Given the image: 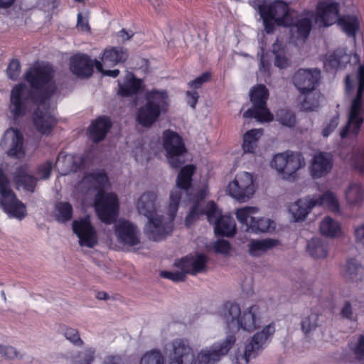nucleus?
<instances>
[{
  "instance_id": "55",
  "label": "nucleus",
  "mask_w": 364,
  "mask_h": 364,
  "mask_svg": "<svg viewBox=\"0 0 364 364\" xmlns=\"http://www.w3.org/2000/svg\"><path fill=\"white\" fill-rule=\"evenodd\" d=\"M214 250L216 252L227 255L230 250V243L225 240H218L214 244Z\"/></svg>"
},
{
  "instance_id": "60",
  "label": "nucleus",
  "mask_w": 364,
  "mask_h": 364,
  "mask_svg": "<svg viewBox=\"0 0 364 364\" xmlns=\"http://www.w3.org/2000/svg\"><path fill=\"white\" fill-rule=\"evenodd\" d=\"M77 28L81 31H89L90 26L88 23V20L86 16H83L81 13L77 14Z\"/></svg>"
},
{
  "instance_id": "64",
  "label": "nucleus",
  "mask_w": 364,
  "mask_h": 364,
  "mask_svg": "<svg viewBox=\"0 0 364 364\" xmlns=\"http://www.w3.org/2000/svg\"><path fill=\"white\" fill-rule=\"evenodd\" d=\"M346 92H349L354 86V82L351 80L350 75H347L346 77Z\"/></svg>"
},
{
  "instance_id": "54",
  "label": "nucleus",
  "mask_w": 364,
  "mask_h": 364,
  "mask_svg": "<svg viewBox=\"0 0 364 364\" xmlns=\"http://www.w3.org/2000/svg\"><path fill=\"white\" fill-rule=\"evenodd\" d=\"M353 165L355 169L364 174V149L359 150L355 155Z\"/></svg>"
},
{
  "instance_id": "52",
  "label": "nucleus",
  "mask_w": 364,
  "mask_h": 364,
  "mask_svg": "<svg viewBox=\"0 0 364 364\" xmlns=\"http://www.w3.org/2000/svg\"><path fill=\"white\" fill-rule=\"evenodd\" d=\"M339 117L338 114L332 117V119L326 122L322 129V135L323 137L328 136L338 127Z\"/></svg>"
},
{
  "instance_id": "34",
  "label": "nucleus",
  "mask_w": 364,
  "mask_h": 364,
  "mask_svg": "<svg viewBox=\"0 0 364 364\" xmlns=\"http://www.w3.org/2000/svg\"><path fill=\"white\" fill-rule=\"evenodd\" d=\"M311 197L315 207L323 206L331 212H339L340 204L336 196L333 192L327 191L322 195H313Z\"/></svg>"
},
{
  "instance_id": "47",
  "label": "nucleus",
  "mask_w": 364,
  "mask_h": 364,
  "mask_svg": "<svg viewBox=\"0 0 364 364\" xmlns=\"http://www.w3.org/2000/svg\"><path fill=\"white\" fill-rule=\"evenodd\" d=\"M360 306H353L349 302L346 301L341 311V315L343 318L350 321H356L360 314L359 309Z\"/></svg>"
},
{
  "instance_id": "43",
  "label": "nucleus",
  "mask_w": 364,
  "mask_h": 364,
  "mask_svg": "<svg viewBox=\"0 0 364 364\" xmlns=\"http://www.w3.org/2000/svg\"><path fill=\"white\" fill-rule=\"evenodd\" d=\"M54 215L56 220L60 223L70 220L73 215V207L68 202H60L56 204Z\"/></svg>"
},
{
  "instance_id": "46",
  "label": "nucleus",
  "mask_w": 364,
  "mask_h": 364,
  "mask_svg": "<svg viewBox=\"0 0 364 364\" xmlns=\"http://www.w3.org/2000/svg\"><path fill=\"white\" fill-rule=\"evenodd\" d=\"M140 364H164V357L160 351L152 350L143 355Z\"/></svg>"
},
{
  "instance_id": "1",
  "label": "nucleus",
  "mask_w": 364,
  "mask_h": 364,
  "mask_svg": "<svg viewBox=\"0 0 364 364\" xmlns=\"http://www.w3.org/2000/svg\"><path fill=\"white\" fill-rule=\"evenodd\" d=\"M53 67L44 63L32 65L25 73L24 79L31 85V90L24 83L16 85L10 94L9 110L14 118L23 116L33 104L37 108L33 116L36 129L44 135L51 134L56 124L54 108L49 98L57 90L53 79Z\"/></svg>"
},
{
  "instance_id": "49",
  "label": "nucleus",
  "mask_w": 364,
  "mask_h": 364,
  "mask_svg": "<svg viewBox=\"0 0 364 364\" xmlns=\"http://www.w3.org/2000/svg\"><path fill=\"white\" fill-rule=\"evenodd\" d=\"M280 123L284 126L291 127L295 124V116L291 112L282 109L277 114Z\"/></svg>"
},
{
  "instance_id": "25",
  "label": "nucleus",
  "mask_w": 364,
  "mask_h": 364,
  "mask_svg": "<svg viewBox=\"0 0 364 364\" xmlns=\"http://www.w3.org/2000/svg\"><path fill=\"white\" fill-rule=\"evenodd\" d=\"M237 329L252 332L259 328L262 323L259 305L254 304L241 311Z\"/></svg>"
},
{
  "instance_id": "36",
  "label": "nucleus",
  "mask_w": 364,
  "mask_h": 364,
  "mask_svg": "<svg viewBox=\"0 0 364 364\" xmlns=\"http://www.w3.org/2000/svg\"><path fill=\"white\" fill-rule=\"evenodd\" d=\"M319 229L323 235L331 238L339 237L343 234L341 224L329 216L321 220Z\"/></svg>"
},
{
  "instance_id": "53",
  "label": "nucleus",
  "mask_w": 364,
  "mask_h": 364,
  "mask_svg": "<svg viewBox=\"0 0 364 364\" xmlns=\"http://www.w3.org/2000/svg\"><path fill=\"white\" fill-rule=\"evenodd\" d=\"M0 355L8 359H14L18 356L16 349L11 346L0 344Z\"/></svg>"
},
{
  "instance_id": "8",
  "label": "nucleus",
  "mask_w": 364,
  "mask_h": 364,
  "mask_svg": "<svg viewBox=\"0 0 364 364\" xmlns=\"http://www.w3.org/2000/svg\"><path fill=\"white\" fill-rule=\"evenodd\" d=\"M146 102L137 113L136 120L143 127H150L169 105L168 93L164 90H152L146 95Z\"/></svg>"
},
{
  "instance_id": "29",
  "label": "nucleus",
  "mask_w": 364,
  "mask_h": 364,
  "mask_svg": "<svg viewBox=\"0 0 364 364\" xmlns=\"http://www.w3.org/2000/svg\"><path fill=\"white\" fill-rule=\"evenodd\" d=\"M278 245V241L272 238L252 239L247 244V253L252 257H260Z\"/></svg>"
},
{
  "instance_id": "31",
  "label": "nucleus",
  "mask_w": 364,
  "mask_h": 364,
  "mask_svg": "<svg viewBox=\"0 0 364 364\" xmlns=\"http://www.w3.org/2000/svg\"><path fill=\"white\" fill-rule=\"evenodd\" d=\"M350 60V55L346 53L345 49H338L326 54L323 59L325 68L338 69L344 67Z\"/></svg>"
},
{
  "instance_id": "10",
  "label": "nucleus",
  "mask_w": 364,
  "mask_h": 364,
  "mask_svg": "<svg viewBox=\"0 0 364 364\" xmlns=\"http://www.w3.org/2000/svg\"><path fill=\"white\" fill-rule=\"evenodd\" d=\"M274 332L273 323L264 326L247 341L242 353L238 351L236 353L233 364H248L250 359L256 358L267 346Z\"/></svg>"
},
{
  "instance_id": "4",
  "label": "nucleus",
  "mask_w": 364,
  "mask_h": 364,
  "mask_svg": "<svg viewBox=\"0 0 364 364\" xmlns=\"http://www.w3.org/2000/svg\"><path fill=\"white\" fill-rule=\"evenodd\" d=\"M107 183L105 171L99 170L85 175L77 185V189L86 195H95L94 205L98 218L103 223L110 224L118 215L119 204L115 193L102 191Z\"/></svg>"
},
{
  "instance_id": "13",
  "label": "nucleus",
  "mask_w": 364,
  "mask_h": 364,
  "mask_svg": "<svg viewBox=\"0 0 364 364\" xmlns=\"http://www.w3.org/2000/svg\"><path fill=\"white\" fill-rule=\"evenodd\" d=\"M257 190L253 175L247 171L237 173L227 187V193L235 200L245 203L251 199Z\"/></svg>"
},
{
  "instance_id": "44",
  "label": "nucleus",
  "mask_w": 364,
  "mask_h": 364,
  "mask_svg": "<svg viewBox=\"0 0 364 364\" xmlns=\"http://www.w3.org/2000/svg\"><path fill=\"white\" fill-rule=\"evenodd\" d=\"M76 359L79 364H91L96 358V349L93 347L87 346L83 350L78 351Z\"/></svg>"
},
{
  "instance_id": "26",
  "label": "nucleus",
  "mask_w": 364,
  "mask_h": 364,
  "mask_svg": "<svg viewBox=\"0 0 364 364\" xmlns=\"http://www.w3.org/2000/svg\"><path fill=\"white\" fill-rule=\"evenodd\" d=\"M94 63L85 54H75L70 58V71L80 77H90L93 72Z\"/></svg>"
},
{
  "instance_id": "32",
  "label": "nucleus",
  "mask_w": 364,
  "mask_h": 364,
  "mask_svg": "<svg viewBox=\"0 0 364 364\" xmlns=\"http://www.w3.org/2000/svg\"><path fill=\"white\" fill-rule=\"evenodd\" d=\"M111 127V122L107 117H100L93 122L89 128V137L95 142L102 140Z\"/></svg>"
},
{
  "instance_id": "19",
  "label": "nucleus",
  "mask_w": 364,
  "mask_h": 364,
  "mask_svg": "<svg viewBox=\"0 0 364 364\" xmlns=\"http://www.w3.org/2000/svg\"><path fill=\"white\" fill-rule=\"evenodd\" d=\"M114 235L117 241L126 247H134L141 243L139 229L125 219H119L115 223Z\"/></svg>"
},
{
  "instance_id": "21",
  "label": "nucleus",
  "mask_w": 364,
  "mask_h": 364,
  "mask_svg": "<svg viewBox=\"0 0 364 364\" xmlns=\"http://www.w3.org/2000/svg\"><path fill=\"white\" fill-rule=\"evenodd\" d=\"M73 229L79 238V245L80 246L92 248L97 244V231L91 224L89 216L74 220Z\"/></svg>"
},
{
  "instance_id": "58",
  "label": "nucleus",
  "mask_w": 364,
  "mask_h": 364,
  "mask_svg": "<svg viewBox=\"0 0 364 364\" xmlns=\"http://www.w3.org/2000/svg\"><path fill=\"white\" fill-rule=\"evenodd\" d=\"M250 4L258 10L261 17L267 14L265 10L269 5L267 4V0H250Z\"/></svg>"
},
{
  "instance_id": "35",
  "label": "nucleus",
  "mask_w": 364,
  "mask_h": 364,
  "mask_svg": "<svg viewBox=\"0 0 364 364\" xmlns=\"http://www.w3.org/2000/svg\"><path fill=\"white\" fill-rule=\"evenodd\" d=\"M347 203L353 207H360L364 201V188L358 183H351L345 192Z\"/></svg>"
},
{
  "instance_id": "23",
  "label": "nucleus",
  "mask_w": 364,
  "mask_h": 364,
  "mask_svg": "<svg viewBox=\"0 0 364 364\" xmlns=\"http://www.w3.org/2000/svg\"><path fill=\"white\" fill-rule=\"evenodd\" d=\"M332 167L331 154L320 151L313 156L309 164V173L313 178H320L326 176Z\"/></svg>"
},
{
  "instance_id": "50",
  "label": "nucleus",
  "mask_w": 364,
  "mask_h": 364,
  "mask_svg": "<svg viewBox=\"0 0 364 364\" xmlns=\"http://www.w3.org/2000/svg\"><path fill=\"white\" fill-rule=\"evenodd\" d=\"M64 336L67 340L76 346H81L83 345V341L80 338L79 332L75 328H65Z\"/></svg>"
},
{
  "instance_id": "48",
  "label": "nucleus",
  "mask_w": 364,
  "mask_h": 364,
  "mask_svg": "<svg viewBox=\"0 0 364 364\" xmlns=\"http://www.w3.org/2000/svg\"><path fill=\"white\" fill-rule=\"evenodd\" d=\"M354 357L359 360H364V334L360 335L357 341L350 347Z\"/></svg>"
},
{
  "instance_id": "11",
  "label": "nucleus",
  "mask_w": 364,
  "mask_h": 364,
  "mask_svg": "<svg viewBox=\"0 0 364 364\" xmlns=\"http://www.w3.org/2000/svg\"><path fill=\"white\" fill-rule=\"evenodd\" d=\"M272 166L282 178L293 181L298 176L297 172L305 167L306 161L301 152L287 150L276 154L272 161Z\"/></svg>"
},
{
  "instance_id": "51",
  "label": "nucleus",
  "mask_w": 364,
  "mask_h": 364,
  "mask_svg": "<svg viewBox=\"0 0 364 364\" xmlns=\"http://www.w3.org/2000/svg\"><path fill=\"white\" fill-rule=\"evenodd\" d=\"M21 73L20 62L16 60H12L7 68V75L9 78L16 80L18 77Z\"/></svg>"
},
{
  "instance_id": "7",
  "label": "nucleus",
  "mask_w": 364,
  "mask_h": 364,
  "mask_svg": "<svg viewBox=\"0 0 364 364\" xmlns=\"http://www.w3.org/2000/svg\"><path fill=\"white\" fill-rule=\"evenodd\" d=\"M356 81L358 89L356 96L353 98L349 109L348 122L346 126L341 129L340 136L342 139L346 137H355L358 134L360 127L364 120V65H359L357 73Z\"/></svg>"
},
{
  "instance_id": "41",
  "label": "nucleus",
  "mask_w": 364,
  "mask_h": 364,
  "mask_svg": "<svg viewBox=\"0 0 364 364\" xmlns=\"http://www.w3.org/2000/svg\"><path fill=\"white\" fill-rule=\"evenodd\" d=\"M304 95V98L301 103V107L303 110L314 111L319 107L323 98L319 92L313 91Z\"/></svg>"
},
{
  "instance_id": "22",
  "label": "nucleus",
  "mask_w": 364,
  "mask_h": 364,
  "mask_svg": "<svg viewBox=\"0 0 364 364\" xmlns=\"http://www.w3.org/2000/svg\"><path fill=\"white\" fill-rule=\"evenodd\" d=\"M1 146L6 149L9 156L20 159L24 156L23 138L22 134L16 129H8L1 141Z\"/></svg>"
},
{
  "instance_id": "5",
  "label": "nucleus",
  "mask_w": 364,
  "mask_h": 364,
  "mask_svg": "<svg viewBox=\"0 0 364 364\" xmlns=\"http://www.w3.org/2000/svg\"><path fill=\"white\" fill-rule=\"evenodd\" d=\"M267 13L262 16L265 31L270 33L274 30V24L291 27L292 36L296 33V38L305 39L311 31L309 16L298 15L294 11H291L289 6L283 1H275L268 5L265 10Z\"/></svg>"
},
{
  "instance_id": "63",
  "label": "nucleus",
  "mask_w": 364,
  "mask_h": 364,
  "mask_svg": "<svg viewBox=\"0 0 364 364\" xmlns=\"http://www.w3.org/2000/svg\"><path fill=\"white\" fill-rule=\"evenodd\" d=\"M102 364H123L119 356H109L105 358Z\"/></svg>"
},
{
  "instance_id": "24",
  "label": "nucleus",
  "mask_w": 364,
  "mask_h": 364,
  "mask_svg": "<svg viewBox=\"0 0 364 364\" xmlns=\"http://www.w3.org/2000/svg\"><path fill=\"white\" fill-rule=\"evenodd\" d=\"M87 159L81 155L65 154L60 153L56 161V168L59 173L66 176L84 168Z\"/></svg>"
},
{
  "instance_id": "3",
  "label": "nucleus",
  "mask_w": 364,
  "mask_h": 364,
  "mask_svg": "<svg viewBox=\"0 0 364 364\" xmlns=\"http://www.w3.org/2000/svg\"><path fill=\"white\" fill-rule=\"evenodd\" d=\"M235 342V336L229 334L223 341L202 348L195 355L187 339L176 338L170 343L168 364H216L229 353Z\"/></svg>"
},
{
  "instance_id": "59",
  "label": "nucleus",
  "mask_w": 364,
  "mask_h": 364,
  "mask_svg": "<svg viewBox=\"0 0 364 364\" xmlns=\"http://www.w3.org/2000/svg\"><path fill=\"white\" fill-rule=\"evenodd\" d=\"M134 154L135 159L141 163L144 161H147L149 159V154L144 150L143 146L136 147L134 151Z\"/></svg>"
},
{
  "instance_id": "39",
  "label": "nucleus",
  "mask_w": 364,
  "mask_h": 364,
  "mask_svg": "<svg viewBox=\"0 0 364 364\" xmlns=\"http://www.w3.org/2000/svg\"><path fill=\"white\" fill-rule=\"evenodd\" d=\"M263 134L262 129H253L247 132L243 136L242 149L245 153H255L257 143Z\"/></svg>"
},
{
  "instance_id": "61",
  "label": "nucleus",
  "mask_w": 364,
  "mask_h": 364,
  "mask_svg": "<svg viewBox=\"0 0 364 364\" xmlns=\"http://www.w3.org/2000/svg\"><path fill=\"white\" fill-rule=\"evenodd\" d=\"M354 235L356 242L364 247V224L355 228Z\"/></svg>"
},
{
  "instance_id": "16",
  "label": "nucleus",
  "mask_w": 364,
  "mask_h": 364,
  "mask_svg": "<svg viewBox=\"0 0 364 364\" xmlns=\"http://www.w3.org/2000/svg\"><path fill=\"white\" fill-rule=\"evenodd\" d=\"M163 146L170 165L178 168L185 162L186 147L182 138L176 132L166 130L163 133Z\"/></svg>"
},
{
  "instance_id": "18",
  "label": "nucleus",
  "mask_w": 364,
  "mask_h": 364,
  "mask_svg": "<svg viewBox=\"0 0 364 364\" xmlns=\"http://www.w3.org/2000/svg\"><path fill=\"white\" fill-rule=\"evenodd\" d=\"M338 12V4L333 0H328L318 3L315 15L313 12L309 11L302 16H309L311 24L312 19L314 18L315 23L319 27H327L337 22Z\"/></svg>"
},
{
  "instance_id": "28",
  "label": "nucleus",
  "mask_w": 364,
  "mask_h": 364,
  "mask_svg": "<svg viewBox=\"0 0 364 364\" xmlns=\"http://www.w3.org/2000/svg\"><path fill=\"white\" fill-rule=\"evenodd\" d=\"M240 314V305L230 301L225 303L218 311V316L230 329L237 328Z\"/></svg>"
},
{
  "instance_id": "27",
  "label": "nucleus",
  "mask_w": 364,
  "mask_h": 364,
  "mask_svg": "<svg viewBox=\"0 0 364 364\" xmlns=\"http://www.w3.org/2000/svg\"><path fill=\"white\" fill-rule=\"evenodd\" d=\"M314 208L315 203L312 197L308 196L291 203L289 207V212L294 222H301L307 218Z\"/></svg>"
},
{
  "instance_id": "15",
  "label": "nucleus",
  "mask_w": 364,
  "mask_h": 364,
  "mask_svg": "<svg viewBox=\"0 0 364 364\" xmlns=\"http://www.w3.org/2000/svg\"><path fill=\"white\" fill-rule=\"evenodd\" d=\"M269 97L268 90L264 85L255 87L250 92V100L253 107L245 111L244 118H255L259 122H269L273 119V115L267 107V100Z\"/></svg>"
},
{
  "instance_id": "45",
  "label": "nucleus",
  "mask_w": 364,
  "mask_h": 364,
  "mask_svg": "<svg viewBox=\"0 0 364 364\" xmlns=\"http://www.w3.org/2000/svg\"><path fill=\"white\" fill-rule=\"evenodd\" d=\"M301 329L305 333H310L315 330L318 326V314L311 313L309 315L304 316L301 320Z\"/></svg>"
},
{
  "instance_id": "20",
  "label": "nucleus",
  "mask_w": 364,
  "mask_h": 364,
  "mask_svg": "<svg viewBox=\"0 0 364 364\" xmlns=\"http://www.w3.org/2000/svg\"><path fill=\"white\" fill-rule=\"evenodd\" d=\"M321 78V72L317 68H301L292 76V82L301 94H309L314 91Z\"/></svg>"
},
{
  "instance_id": "62",
  "label": "nucleus",
  "mask_w": 364,
  "mask_h": 364,
  "mask_svg": "<svg viewBox=\"0 0 364 364\" xmlns=\"http://www.w3.org/2000/svg\"><path fill=\"white\" fill-rule=\"evenodd\" d=\"M186 96H187V102L188 104L192 107L195 108L198 100L199 98V95L197 91H187L186 92Z\"/></svg>"
},
{
  "instance_id": "30",
  "label": "nucleus",
  "mask_w": 364,
  "mask_h": 364,
  "mask_svg": "<svg viewBox=\"0 0 364 364\" xmlns=\"http://www.w3.org/2000/svg\"><path fill=\"white\" fill-rule=\"evenodd\" d=\"M343 277L350 283H357L364 279V267L355 259H350L343 266Z\"/></svg>"
},
{
  "instance_id": "9",
  "label": "nucleus",
  "mask_w": 364,
  "mask_h": 364,
  "mask_svg": "<svg viewBox=\"0 0 364 364\" xmlns=\"http://www.w3.org/2000/svg\"><path fill=\"white\" fill-rule=\"evenodd\" d=\"M208 259L205 255L196 254L188 255L174 264L173 271H162L160 275L163 278L178 282L185 279L186 274L196 275L206 270Z\"/></svg>"
},
{
  "instance_id": "6",
  "label": "nucleus",
  "mask_w": 364,
  "mask_h": 364,
  "mask_svg": "<svg viewBox=\"0 0 364 364\" xmlns=\"http://www.w3.org/2000/svg\"><path fill=\"white\" fill-rule=\"evenodd\" d=\"M205 195L206 188H203L196 197L192 196L193 198L192 201H196V203L186 216V225L190 227L200 215H205L208 221L214 224V230L217 235L229 237L234 236L236 232V224L232 217L227 215H223L221 211L213 201L208 202L204 208H200L201 204L199 200L203 199Z\"/></svg>"
},
{
  "instance_id": "40",
  "label": "nucleus",
  "mask_w": 364,
  "mask_h": 364,
  "mask_svg": "<svg viewBox=\"0 0 364 364\" xmlns=\"http://www.w3.org/2000/svg\"><path fill=\"white\" fill-rule=\"evenodd\" d=\"M338 25L348 37H355L359 28V21L353 15H346L338 18Z\"/></svg>"
},
{
  "instance_id": "17",
  "label": "nucleus",
  "mask_w": 364,
  "mask_h": 364,
  "mask_svg": "<svg viewBox=\"0 0 364 364\" xmlns=\"http://www.w3.org/2000/svg\"><path fill=\"white\" fill-rule=\"evenodd\" d=\"M52 168V162L47 161L38 166L36 171V177H33L28 173L26 166L17 168L14 173V181L16 188H22L29 191H33L37 180L48 178Z\"/></svg>"
},
{
  "instance_id": "42",
  "label": "nucleus",
  "mask_w": 364,
  "mask_h": 364,
  "mask_svg": "<svg viewBox=\"0 0 364 364\" xmlns=\"http://www.w3.org/2000/svg\"><path fill=\"white\" fill-rule=\"evenodd\" d=\"M272 52L275 55V66L283 69L289 65V60L286 56L284 48L278 40L272 45Z\"/></svg>"
},
{
  "instance_id": "33",
  "label": "nucleus",
  "mask_w": 364,
  "mask_h": 364,
  "mask_svg": "<svg viewBox=\"0 0 364 364\" xmlns=\"http://www.w3.org/2000/svg\"><path fill=\"white\" fill-rule=\"evenodd\" d=\"M128 58L127 50L120 47H110L105 50L102 60L105 66L112 67L124 62Z\"/></svg>"
},
{
  "instance_id": "56",
  "label": "nucleus",
  "mask_w": 364,
  "mask_h": 364,
  "mask_svg": "<svg viewBox=\"0 0 364 364\" xmlns=\"http://www.w3.org/2000/svg\"><path fill=\"white\" fill-rule=\"evenodd\" d=\"M95 65L97 71L101 73L102 75L106 76H109L112 77H117L119 74V70L118 69L114 70H105L103 66L105 65L103 63H101L98 60H95Z\"/></svg>"
},
{
  "instance_id": "14",
  "label": "nucleus",
  "mask_w": 364,
  "mask_h": 364,
  "mask_svg": "<svg viewBox=\"0 0 364 364\" xmlns=\"http://www.w3.org/2000/svg\"><path fill=\"white\" fill-rule=\"evenodd\" d=\"M259 209L254 206H245L236 210L238 222L246 231L255 233L268 232L274 229V222L269 218L257 217Z\"/></svg>"
},
{
  "instance_id": "38",
  "label": "nucleus",
  "mask_w": 364,
  "mask_h": 364,
  "mask_svg": "<svg viewBox=\"0 0 364 364\" xmlns=\"http://www.w3.org/2000/svg\"><path fill=\"white\" fill-rule=\"evenodd\" d=\"M307 251L315 259H324L328 252V244L321 238L315 237L308 242Z\"/></svg>"
},
{
  "instance_id": "2",
  "label": "nucleus",
  "mask_w": 364,
  "mask_h": 364,
  "mask_svg": "<svg viewBox=\"0 0 364 364\" xmlns=\"http://www.w3.org/2000/svg\"><path fill=\"white\" fill-rule=\"evenodd\" d=\"M196 166L189 164L181 168L176 179V186L171 190L168 205V217L156 214L158 195L155 191H146L137 200L138 212L148 218L145 234L154 241H159L169 235L173 228V220L180 204L191 201V178Z\"/></svg>"
},
{
  "instance_id": "57",
  "label": "nucleus",
  "mask_w": 364,
  "mask_h": 364,
  "mask_svg": "<svg viewBox=\"0 0 364 364\" xmlns=\"http://www.w3.org/2000/svg\"><path fill=\"white\" fill-rule=\"evenodd\" d=\"M210 78V74L209 73H204L195 80L190 81L188 85L190 87L197 89L200 87L204 82H208Z\"/></svg>"
},
{
  "instance_id": "37",
  "label": "nucleus",
  "mask_w": 364,
  "mask_h": 364,
  "mask_svg": "<svg viewBox=\"0 0 364 364\" xmlns=\"http://www.w3.org/2000/svg\"><path fill=\"white\" fill-rule=\"evenodd\" d=\"M142 81L136 79L131 73H127L124 84L119 82L118 93L123 96L127 97L134 95L141 88Z\"/></svg>"
},
{
  "instance_id": "12",
  "label": "nucleus",
  "mask_w": 364,
  "mask_h": 364,
  "mask_svg": "<svg viewBox=\"0 0 364 364\" xmlns=\"http://www.w3.org/2000/svg\"><path fill=\"white\" fill-rule=\"evenodd\" d=\"M0 205L10 218L22 220L27 214L26 205L11 188L10 182L0 166Z\"/></svg>"
}]
</instances>
